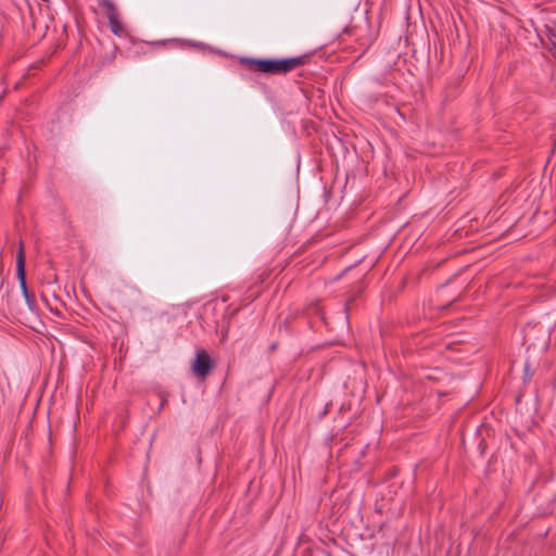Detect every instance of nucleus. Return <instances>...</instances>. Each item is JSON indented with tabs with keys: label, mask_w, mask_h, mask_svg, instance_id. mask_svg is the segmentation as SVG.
Instances as JSON below:
<instances>
[{
	"label": "nucleus",
	"mask_w": 556,
	"mask_h": 556,
	"mask_svg": "<svg viewBox=\"0 0 556 556\" xmlns=\"http://www.w3.org/2000/svg\"><path fill=\"white\" fill-rule=\"evenodd\" d=\"M547 41L556 53V24L546 25Z\"/></svg>",
	"instance_id": "5"
},
{
	"label": "nucleus",
	"mask_w": 556,
	"mask_h": 556,
	"mask_svg": "<svg viewBox=\"0 0 556 556\" xmlns=\"http://www.w3.org/2000/svg\"><path fill=\"white\" fill-rule=\"evenodd\" d=\"M211 369L212 363L208 354L205 351H199L192 365L194 375L204 378L210 374Z\"/></svg>",
	"instance_id": "4"
},
{
	"label": "nucleus",
	"mask_w": 556,
	"mask_h": 556,
	"mask_svg": "<svg viewBox=\"0 0 556 556\" xmlns=\"http://www.w3.org/2000/svg\"><path fill=\"white\" fill-rule=\"evenodd\" d=\"M352 33H353V28H352V27H350V26H345V27L343 28V31H342V34H344V35H349V36H350V35H352Z\"/></svg>",
	"instance_id": "6"
},
{
	"label": "nucleus",
	"mask_w": 556,
	"mask_h": 556,
	"mask_svg": "<svg viewBox=\"0 0 556 556\" xmlns=\"http://www.w3.org/2000/svg\"><path fill=\"white\" fill-rule=\"evenodd\" d=\"M16 275H17V279L21 285V289L25 296V300H26L28 306L31 307L33 300L28 293L27 286H26L25 252H24V244L22 241L20 242L18 251H17V255H16Z\"/></svg>",
	"instance_id": "2"
},
{
	"label": "nucleus",
	"mask_w": 556,
	"mask_h": 556,
	"mask_svg": "<svg viewBox=\"0 0 556 556\" xmlns=\"http://www.w3.org/2000/svg\"><path fill=\"white\" fill-rule=\"evenodd\" d=\"M104 7L106 9V16H108L110 28H111L112 33L116 36H123L125 33V29H124L122 22L119 21V14H118L117 9L110 1H105Z\"/></svg>",
	"instance_id": "3"
},
{
	"label": "nucleus",
	"mask_w": 556,
	"mask_h": 556,
	"mask_svg": "<svg viewBox=\"0 0 556 556\" xmlns=\"http://www.w3.org/2000/svg\"><path fill=\"white\" fill-rule=\"evenodd\" d=\"M307 61V55H301L296 58H289L283 60H263V59H250L247 60V64L251 70L265 73V74H282L288 73L301 65H304Z\"/></svg>",
	"instance_id": "1"
}]
</instances>
